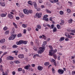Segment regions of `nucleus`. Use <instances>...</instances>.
<instances>
[{"instance_id":"nucleus-50","label":"nucleus","mask_w":75,"mask_h":75,"mask_svg":"<svg viewBox=\"0 0 75 75\" xmlns=\"http://www.w3.org/2000/svg\"><path fill=\"white\" fill-rule=\"evenodd\" d=\"M52 71L53 72V73L54 74L55 73V70H54V68H52Z\"/></svg>"},{"instance_id":"nucleus-16","label":"nucleus","mask_w":75,"mask_h":75,"mask_svg":"<svg viewBox=\"0 0 75 75\" xmlns=\"http://www.w3.org/2000/svg\"><path fill=\"white\" fill-rule=\"evenodd\" d=\"M1 16L2 17H6V14L4 13H1Z\"/></svg>"},{"instance_id":"nucleus-34","label":"nucleus","mask_w":75,"mask_h":75,"mask_svg":"<svg viewBox=\"0 0 75 75\" xmlns=\"http://www.w3.org/2000/svg\"><path fill=\"white\" fill-rule=\"evenodd\" d=\"M46 11L47 13H51V11L48 10L47 9L46 10Z\"/></svg>"},{"instance_id":"nucleus-28","label":"nucleus","mask_w":75,"mask_h":75,"mask_svg":"<svg viewBox=\"0 0 75 75\" xmlns=\"http://www.w3.org/2000/svg\"><path fill=\"white\" fill-rule=\"evenodd\" d=\"M45 66H48V65H50V63L48 62H46L45 63Z\"/></svg>"},{"instance_id":"nucleus-1","label":"nucleus","mask_w":75,"mask_h":75,"mask_svg":"<svg viewBox=\"0 0 75 75\" xmlns=\"http://www.w3.org/2000/svg\"><path fill=\"white\" fill-rule=\"evenodd\" d=\"M42 47H40L39 48V50H40L38 51V54H42L45 50V45L44 44L42 45Z\"/></svg>"},{"instance_id":"nucleus-59","label":"nucleus","mask_w":75,"mask_h":75,"mask_svg":"<svg viewBox=\"0 0 75 75\" xmlns=\"http://www.w3.org/2000/svg\"><path fill=\"white\" fill-rule=\"evenodd\" d=\"M10 64H12V65H13V64H14V63L13 62H10Z\"/></svg>"},{"instance_id":"nucleus-62","label":"nucleus","mask_w":75,"mask_h":75,"mask_svg":"<svg viewBox=\"0 0 75 75\" xmlns=\"http://www.w3.org/2000/svg\"><path fill=\"white\" fill-rule=\"evenodd\" d=\"M28 30L29 31H30V30H31V28H28Z\"/></svg>"},{"instance_id":"nucleus-36","label":"nucleus","mask_w":75,"mask_h":75,"mask_svg":"<svg viewBox=\"0 0 75 75\" xmlns=\"http://www.w3.org/2000/svg\"><path fill=\"white\" fill-rule=\"evenodd\" d=\"M57 26L58 29H61V27H60L59 25H57Z\"/></svg>"},{"instance_id":"nucleus-11","label":"nucleus","mask_w":75,"mask_h":75,"mask_svg":"<svg viewBox=\"0 0 75 75\" xmlns=\"http://www.w3.org/2000/svg\"><path fill=\"white\" fill-rule=\"evenodd\" d=\"M5 39H1V40H0V43H1V44H3V43H4L5 42Z\"/></svg>"},{"instance_id":"nucleus-10","label":"nucleus","mask_w":75,"mask_h":75,"mask_svg":"<svg viewBox=\"0 0 75 75\" xmlns=\"http://www.w3.org/2000/svg\"><path fill=\"white\" fill-rule=\"evenodd\" d=\"M23 12L26 14H28V11L27 9H24Z\"/></svg>"},{"instance_id":"nucleus-63","label":"nucleus","mask_w":75,"mask_h":75,"mask_svg":"<svg viewBox=\"0 0 75 75\" xmlns=\"http://www.w3.org/2000/svg\"><path fill=\"white\" fill-rule=\"evenodd\" d=\"M31 66H32L33 67H35V64H32Z\"/></svg>"},{"instance_id":"nucleus-42","label":"nucleus","mask_w":75,"mask_h":75,"mask_svg":"<svg viewBox=\"0 0 75 75\" xmlns=\"http://www.w3.org/2000/svg\"><path fill=\"white\" fill-rule=\"evenodd\" d=\"M35 42L37 44H38V40L37 39L35 40Z\"/></svg>"},{"instance_id":"nucleus-27","label":"nucleus","mask_w":75,"mask_h":75,"mask_svg":"<svg viewBox=\"0 0 75 75\" xmlns=\"http://www.w3.org/2000/svg\"><path fill=\"white\" fill-rule=\"evenodd\" d=\"M13 25L14 26L15 28H17V25H16V24L14 22L13 23Z\"/></svg>"},{"instance_id":"nucleus-49","label":"nucleus","mask_w":75,"mask_h":75,"mask_svg":"<svg viewBox=\"0 0 75 75\" xmlns=\"http://www.w3.org/2000/svg\"><path fill=\"white\" fill-rule=\"evenodd\" d=\"M18 71H22V68H19L18 69Z\"/></svg>"},{"instance_id":"nucleus-54","label":"nucleus","mask_w":75,"mask_h":75,"mask_svg":"<svg viewBox=\"0 0 75 75\" xmlns=\"http://www.w3.org/2000/svg\"><path fill=\"white\" fill-rule=\"evenodd\" d=\"M26 30L25 29L24 30H23V33L24 34H26Z\"/></svg>"},{"instance_id":"nucleus-32","label":"nucleus","mask_w":75,"mask_h":75,"mask_svg":"<svg viewBox=\"0 0 75 75\" xmlns=\"http://www.w3.org/2000/svg\"><path fill=\"white\" fill-rule=\"evenodd\" d=\"M37 27L38 29H41V25H37Z\"/></svg>"},{"instance_id":"nucleus-2","label":"nucleus","mask_w":75,"mask_h":75,"mask_svg":"<svg viewBox=\"0 0 75 75\" xmlns=\"http://www.w3.org/2000/svg\"><path fill=\"white\" fill-rule=\"evenodd\" d=\"M28 42L27 41H24L23 40H21L19 42H16V44L17 45H20L21 44H27Z\"/></svg>"},{"instance_id":"nucleus-29","label":"nucleus","mask_w":75,"mask_h":75,"mask_svg":"<svg viewBox=\"0 0 75 75\" xmlns=\"http://www.w3.org/2000/svg\"><path fill=\"white\" fill-rule=\"evenodd\" d=\"M15 64H19L20 63V62L18 60H17L15 61Z\"/></svg>"},{"instance_id":"nucleus-45","label":"nucleus","mask_w":75,"mask_h":75,"mask_svg":"<svg viewBox=\"0 0 75 75\" xmlns=\"http://www.w3.org/2000/svg\"><path fill=\"white\" fill-rule=\"evenodd\" d=\"M18 51H16V50L14 51L13 52V53H15V54L16 53H18Z\"/></svg>"},{"instance_id":"nucleus-58","label":"nucleus","mask_w":75,"mask_h":75,"mask_svg":"<svg viewBox=\"0 0 75 75\" xmlns=\"http://www.w3.org/2000/svg\"><path fill=\"white\" fill-rule=\"evenodd\" d=\"M33 49L34 50H35V51H36L37 50V49L36 48H35V47H33Z\"/></svg>"},{"instance_id":"nucleus-52","label":"nucleus","mask_w":75,"mask_h":75,"mask_svg":"<svg viewBox=\"0 0 75 75\" xmlns=\"http://www.w3.org/2000/svg\"><path fill=\"white\" fill-rule=\"evenodd\" d=\"M39 3H42V0H40L39 1Z\"/></svg>"},{"instance_id":"nucleus-30","label":"nucleus","mask_w":75,"mask_h":75,"mask_svg":"<svg viewBox=\"0 0 75 75\" xmlns=\"http://www.w3.org/2000/svg\"><path fill=\"white\" fill-rule=\"evenodd\" d=\"M9 33V31L8 30L6 31L5 32V35H7V34H8Z\"/></svg>"},{"instance_id":"nucleus-44","label":"nucleus","mask_w":75,"mask_h":75,"mask_svg":"<svg viewBox=\"0 0 75 75\" xmlns=\"http://www.w3.org/2000/svg\"><path fill=\"white\" fill-rule=\"evenodd\" d=\"M48 15H45L44 16V17L43 18H46L47 17H48Z\"/></svg>"},{"instance_id":"nucleus-57","label":"nucleus","mask_w":75,"mask_h":75,"mask_svg":"<svg viewBox=\"0 0 75 75\" xmlns=\"http://www.w3.org/2000/svg\"><path fill=\"white\" fill-rule=\"evenodd\" d=\"M65 41H69V39L68 38H65Z\"/></svg>"},{"instance_id":"nucleus-3","label":"nucleus","mask_w":75,"mask_h":75,"mask_svg":"<svg viewBox=\"0 0 75 75\" xmlns=\"http://www.w3.org/2000/svg\"><path fill=\"white\" fill-rule=\"evenodd\" d=\"M57 50L56 49H55L54 50H52L50 51V52H49V55L50 56H52L53 55V54H54V53H55L56 52H57Z\"/></svg>"},{"instance_id":"nucleus-12","label":"nucleus","mask_w":75,"mask_h":75,"mask_svg":"<svg viewBox=\"0 0 75 75\" xmlns=\"http://www.w3.org/2000/svg\"><path fill=\"white\" fill-rule=\"evenodd\" d=\"M8 60H13L14 57L11 56H9L8 57Z\"/></svg>"},{"instance_id":"nucleus-46","label":"nucleus","mask_w":75,"mask_h":75,"mask_svg":"<svg viewBox=\"0 0 75 75\" xmlns=\"http://www.w3.org/2000/svg\"><path fill=\"white\" fill-rule=\"evenodd\" d=\"M22 26L24 28H26L27 27L26 26V25H25V24H23L22 25Z\"/></svg>"},{"instance_id":"nucleus-33","label":"nucleus","mask_w":75,"mask_h":75,"mask_svg":"<svg viewBox=\"0 0 75 75\" xmlns=\"http://www.w3.org/2000/svg\"><path fill=\"white\" fill-rule=\"evenodd\" d=\"M72 21L73 20H72V19H71L68 21V22L70 24L71 23H72Z\"/></svg>"},{"instance_id":"nucleus-64","label":"nucleus","mask_w":75,"mask_h":75,"mask_svg":"<svg viewBox=\"0 0 75 75\" xmlns=\"http://www.w3.org/2000/svg\"><path fill=\"white\" fill-rule=\"evenodd\" d=\"M72 74H73V75H75V71H72Z\"/></svg>"},{"instance_id":"nucleus-39","label":"nucleus","mask_w":75,"mask_h":75,"mask_svg":"<svg viewBox=\"0 0 75 75\" xmlns=\"http://www.w3.org/2000/svg\"><path fill=\"white\" fill-rule=\"evenodd\" d=\"M54 26H55V25H54L52 24L51 26V28H50V29H52L53 28H54Z\"/></svg>"},{"instance_id":"nucleus-4","label":"nucleus","mask_w":75,"mask_h":75,"mask_svg":"<svg viewBox=\"0 0 75 75\" xmlns=\"http://www.w3.org/2000/svg\"><path fill=\"white\" fill-rule=\"evenodd\" d=\"M16 36H17V35L13 34L9 38V40H14V38H15L16 37Z\"/></svg>"},{"instance_id":"nucleus-18","label":"nucleus","mask_w":75,"mask_h":75,"mask_svg":"<svg viewBox=\"0 0 75 75\" xmlns=\"http://www.w3.org/2000/svg\"><path fill=\"white\" fill-rule=\"evenodd\" d=\"M28 3L29 4H30V5H31V6L33 5V2L31 1H28Z\"/></svg>"},{"instance_id":"nucleus-26","label":"nucleus","mask_w":75,"mask_h":75,"mask_svg":"<svg viewBox=\"0 0 75 75\" xmlns=\"http://www.w3.org/2000/svg\"><path fill=\"white\" fill-rule=\"evenodd\" d=\"M43 20H44L45 21H48V20H49V19H48V18H43Z\"/></svg>"},{"instance_id":"nucleus-21","label":"nucleus","mask_w":75,"mask_h":75,"mask_svg":"<svg viewBox=\"0 0 75 75\" xmlns=\"http://www.w3.org/2000/svg\"><path fill=\"white\" fill-rule=\"evenodd\" d=\"M0 4L1 6L3 7H4V6H5V4H4V3H1L0 2Z\"/></svg>"},{"instance_id":"nucleus-61","label":"nucleus","mask_w":75,"mask_h":75,"mask_svg":"<svg viewBox=\"0 0 75 75\" xmlns=\"http://www.w3.org/2000/svg\"><path fill=\"white\" fill-rule=\"evenodd\" d=\"M19 18H19V17H16V20H19Z\"/></svg>"},{"instance_id":"nucleus-24","label":"nucleus","mask_w":75,"mask_h":75,"mask_svg":"<svg viewBox=\"0 0 75 75\" xmlns=\"http://www.w3.org/2000/svg\"><path fill=\"white\" fill-rule=\"evenodd\" d=\"M57 28L54 27L53 30V32L55 33V32H57Z\"/></svg>"},{"instance_id":"nucleus-55","label":"nucleus","mask_w":75,"mask_h":75,"mask_svg":"<svg viewBox=\"0 0 75 75\" xmlns=\"http://www.w3.org/2000/svg\"><path fill=\"white\" fill-rule=\"evenodd\" d=\"M43 45H46L47 44V42L45 41L43 42Z\"/></svg>"},{"instance_id":"nucleus-38","label":"nucleus","mask_w":75,"mask_h":75,"mask_svg":"<svg viewBox=\"0 0 75 75\" xmlns=\"http://www.w3.org/2000/svg\"><path fill=\"white\" fill-rule=\"evenodd\" d=\"M67 13H71V10L69 9H67Z\"/></svg>"},{"instance_id":"nucleus-43","label":"nucleus","mask_w":75,"mask_h":75,"mask_svg":"<svg viewBox=\"0 0 75 75\" xmlns=\"http://www.w3.org/2000/svg\"><path fill=\"white\" fill-rule=\"evenodd\" d=\"M7 27H5L4 28V31H6V30H7Z\"/></svg>"},{"instance_id":"nucleus-8","label":"nucleus","mask_w":75,"mask_h":75,"mask_svg":"<svg viewBox=\"0 0 75 75\" xmlns=\"http://www.w3.org/2000/svg\"><path fill=\"white\" fill-rule=\"evenodd\" d=\"M33 5L34 6L35 8V9H37V3L35 2H33Z\"/></svg>"},{"instance_id":"nucleus-53","label":"nucleus","mask_w":75,"mask_h":75,"mask_svg":"<svg viewBox=\"0 0 75 75\" xmlns=\"http://www.w3.org/2000/svg\"><path fill=\"white\" fill-rule=\"evenodd\" d=\"M71 32L73 33H75V30H71Z\"/></svg>"},{"instance_id":"nucleus-41","label":"nucleus","mask_w":75,"mask_h":75,"mask_svg":"<svg viewBox=\"0 0 75 75\" xmlns=\"http://www.w3.org/2000/svg\"><path fill=\"white\" fill-rule=\"evenodd\" d=\"M59 13L61 15H62L63 14H64V12H63V11H61L59 12Z\"/></svg>"},{"instance_id":"nucleus-48","label":"nucleus","mask_w":75,"mask_h":75,"mask_svg":"<svg viewBox=\"0 0 75 75\" xmlns=\"http://www.w3.org/2000/svg\"><path fill=\"white\" fill-rule=\"evenodd\" d=\"M2 49H4V48H5V49H6V46H3L2 47Z\"/></svg>"},{"instance_id":"nucleus-19","label":"nucleus","mask_w":75,"mask_h":75,"mask_svg":"<svg viewBox=\"0 0 75 75\" xmlns=\"http://www.w3.org/2000/svg\"><path fill=\"white\" fill-rule=\"evenodd\" d=\"M0 70L1 71L3 72V74L2 75H6L4 72H3V69L2 68H0Z\"/></svg>"},{"instance_id":"nucleus-47","label":"nucleus","mask_w":75,"mask_h":75,"mask_svg":"<svg viewBox=\"0 0 75 75\" xmlns=\"http://www.w3.org/2000/svg\"><path fill=\"white\" fill-rule=\"evenodd\" d=\"M49 47L50 48L51 50H52V47L51 45H49Z\"/></svg>"},{"instance_id":"nucleus-14","label":"nucleus","mask_w":75,"mask_h":75,"mask_svg":"<svg viewBox=\"0 0 75 75\" xmlns=\"http://www.w3.org/2000/svg\"><path fill=\"white\" fill-rule=\"evenodd\" d=\"M30 65L26 66L24 68V69H25L27 70H28L29 69V67H30Z\"/></svg>"},{"instance_id":"nucleus-40","label":"nucleus","mask_w":75,"mask_h":75,"mask_svg":"<svg viewBox=\"0 0 75 75\" xmlns=\"http://www.w3.org/2000/svg\"><path fill=\"white\" fill-rule=\"evenodd\" d=\"M53 57L55 59H57V55L55 54H54L53 55Z\"/></svg>"},{"instance_id":"nucleus-56","label":"nucleus","mask_w":75,"mask_h":75,"mask_svg":"<svg viewBox=\"0 0 75 75\" xmlns=\"http://www.w3.org/2000/svg\"><path fill=\"white\" fill-rule=\"evenodd\" d=\"M60 56H57V58L58 60H60Z\"/></svg>"},{"instance_id":"nucleus-22","label":"nucleus","mask_w":75,"mask_h":75,"mask_svg":"<svg viewBox=\"0 0 75 75\" xmlns=\"http://www.w3.org/2000/svg\"><path fill=\"white\" fill-rule=\"evenodd\" d=\"M36 57H39V55L38 54H35L33 56V58L35 59L36 58Z\"/></svg>"},{"instance_id":"nucleus-13","label":"nucleus","mask_w":75,"mask_h":75,"mask_svg":"<svg viewBox=\"0 0 75 75\" xmlns=\"http://www.w3.org/2000/svg\"><path fill=\"white\" fill-rule=\"evenodd\" d=\"M38 69L40 71H42L43 69V67L41 66H39L38 67Z\"/></svg>"},{"instance_id":"nucleus-20","label":"nucleus","mask_w":75,"mask_h":75,"mask_svg":"<svg viewBox=\"0 0 75 75\" xmlns=\"http://www.w3.org/2000/svg\"><path fill=\"white\" fill-rule=\"evenodd\" d=\"M65 39V38L64 37H62L60 38V40H59V41L61 42L64 40Z\"/></svg>"},{"instance_id":"nucleus-7","label":"nucleus","mask_w":75,"mask_h":75,"mask_svg":"<svg viewBox=\"0 0 75 75\" xmlns=\"http://www.w3.org/2000/svg\"><path fill=\"white\" fill-rule=\"evenodd\" d=\"M65 35L66 37L67 38H72V36L69 35V34H68L67 35L65 34Z\"/></svg>"},{"instance_id":"nucleus-15","label":"nucleus","mask_w":75,"mask_h":75,"mask_svg":"<svg viewBox=\"0 0 75 75\" xmlns=\"http://www.w3.org/2000/svg\"><path fill=\"white\" fill-rule=\"evenodd\" d=\"M8 17H9V18H10L12 19L13 18V16L11 14H8Z\"/></svg>"},{"instance_id":"nucleus-5","label":"nucleus","mask_w":75,"mask_h":75,"mask_svg":"<svg viewBox=\"0 0 75 75\" xmlns=\"http://www.w3.org/2000/svg\"><path fill=\"white\" fill-rule=\"evenodd\" d=\"M41 15H42V13H36L35 16L36 17H38V18H40L41 17Z\"/></svg>"},{"instance_id":"nucleus-25","label":"nucleus","mask_w":75,"mask_h":75,"mask_svg":"<svg viewBox=\"0 0 75 75\" xmlns=\"http://www.w3.org/2000/svg\"><path fill=\"white\" fill-rule=\"evenodd\" d=\"M17 47H18V46H17L16 45H13L12 46V47L13 48H17Z\"/></svg>"},{"instance_id":"nucleus-23","label":"nucleus","mask_w":75,"mask_h":75,"mask_svg":"<svg viewBox=\"0 0 75 75\" xmlns=\"http://www.w3.org/2000/svg\"><path fill=\"white\" fill-rule=\"evenodd\" d=\"M19 16H20V17L21 18H23V17H24V15H23V14H22L21 13H19Z\"/></svg>"},{"instance_id":"nucleus-60","label":"nucleus","mask_w":75,"mask_h":75,"mask_svg":"<svg viewBox=\"0 0 75 75\" xmlns=\"http://www.w3.org/2000/svg\"><path fill=\"white\" fill-rule=\"evenodd\" d=\"M22 72H23V74H24V73H25V70L24 69H23L22 70Z\"/></svg>"},{"instance_id":"nucleus-31","label":"nucleus","mask_w":75,"mask_h":75,"mask_svg":"<svg viewBox=\"0 0 75 75\" xmlns=\"http://www.w3.org/2000/svg\"><path fill=\"white\" fill-rule=\"evenodd\" d=\"M42 36H43V38L44 40H47V37L45 35H42Z\"/></svg>"},{"instance_id":"nucleus-37","label":"nucleus","mask_w":75,"mask_h":75,"mask_svg":"<svg viewBox=\"0 0 75 75\" xmlns=\"http://www.w3.org/2000/svg\"><path fill=\"white\" fill-rule=\"evenodd\" d=\"M22 36V35L21 33L19 34L17 36L18 37H20Z\"/></svg>"},{"instance_id":"nucleus-9","label":"nucleus","mask_w":75,"mask_h":75,"mask_svg":"<svg viewBox=\"0 0 75 75\" xmlns=\"http://www.w3.org/2000/svg\"><path fill=\"white\" fill-rule=\"evenodd\" d=\"M18 57L19 58H21L23 59L24 58V55L22 54H19L18 55Z\"/></svg>"},{"instance_id":"nucleus-51","label":"nucleus","mask_w":75,"mask_h":75,"mask_svg":"<svg viewBox=\"0 0 75 75\" xmlns=\"http://www.w3.org/2000/svg\"><path fill=\"white\" fill-rule=\"evenodd\" d=\"M54 3H57V2H58V0H54Z\"/></svg>"},{"instance_id":"nucleus-35","label":"nucleus","mask_w":75,"mask_h":75,"mask_svg":"<svg viewBox=\"0 0 75 75\" xmlns=\"http://www.w3.org/2000/svg\"><path fill=\"white\" fill-rule=\"evenodd\" d=\"M33 13V11H32V10H30L29 11H28V14H29V13H30V14H31Z\"/></svg>"},{"instance_id":"nucleus-17","label":"nucleus","mask_w":75,"mask_h":75,"mask_svg":"<svg viewBox=\"0 0 75 75\" xmlns=\"http://www.w3.org/2000/svg\"><path fill=\"white\" fill-rule=\"evenodd\" d=\"M52 61L54 62V65L55 66V67H57V63H56V62L55 61V60L54 59H52Z\"/></svg>"},{"instance_id":"nucleus-6","label":"nucleus","mask_w":75,"mask_h":75,"mask_svg":"<svg viewBox=\"0 0 75 75\" xmlns=\"http://www.w3.org/2000/svg\"><path fill=\"white\" fill-rule=\"evenodd\" d=\"M58 72L59 74H63L64 72V71L62 69H59L58 70Z\"/></svg>"}]
</instances>
